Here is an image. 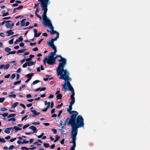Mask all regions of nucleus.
<instances>
[{
  "mask_svg": "<svg viewBox=\"0 0 150 150\" xmlns=\"http://www.w3.org/2000/svg\"><path fill=\"white\" fill-rule=\"evenodd\" d=\"M46 76L47 77L46 78H44L43 79V80H44L45 81H47L48 80V77H47V76Z\"/></svg>",
  "mask_w": 150,
  "mask_h": 150,
  "instance_id": "052dcab7",
  "label": "nucleus"
},
{
  "mask_svg": "<svg viewBox=\"0 0 150 150\" xmlns=\"http://www.w3.org/2000/svg\"><path fill=\"white\" fill-rule=\"evenodd\" d=\"M21 149L22 150H28L29 148L25 146H23L21 148Z\"/></svg>",
  "mask_w": 150,
  "mask_h": 150,
  "instance_id": "f704fd0d",
  "label": "nucleus"
},
{
  "mask_svg": "<svg viewBox=\"0 0 150 150\" xmlns=\"http://www.w3.org/2000/svg\"><path fill=\"white\" fill-rule=\"evenodd\" d=\"M34 37H37V35L38 33V31L37 30L35 29L34 30Z\"/></svg>",
  "mask_w": 150,
  "mask_h": 150,
  "instance_id": "bb28decb",
  "label": "nucleus"
},
{
  "mask_svg": "<svg viewBox=\"0 0 150 150\" xmlns=\"http://www.w3.org/2000/svg\"><path fill=\"white\" fill-rule=\"evenodd\" d=\"M28 65L27 62L25 63L22 66V67L23 68H25L27 67Z\"/></svg>",
  "mask_w": 150,
  "mask_h": 150,
  "instance_id": "a18cd8bd",
  "label": "nucleus"
},
{
  "mask_svg": "<svg viewBox=\"0 0 150 150\" xmlns=\"http://www.w3.org/2000/svg\"><path fill=\"white\" fill-rule=\"evenodd\" d=\"M18 5V4L16 3L13 4L12 5V6H17Z\"/></svg>",
  "mask_w": 150,
  "mask_h": 150,
  "instance_id": "5fc2aeb1",
  "label": "nucleus"
},
{
  "mask_svg": "<svg viewBox=\"0 0 150 150\" xmlns=\"http://www.w3.org/2000/svg\"><path fill=\"white\" fill-rule=\"evenodd\" d=\"M26 50V49H21V50H18L17 52V54L19 53H21L22 52H24Z\"/></svg>",
  "mask_w": 150,
  "mask_h": 150,
  "instance_id": "6ab92c4d",
  "label": "nucleus"
},
{
  "mask_svg": "<svg viewBox=\"0 0 150 150\" xmlns=\"http://www.w3.org/2000/svg\"><path fill=\"white\" fill-rule=\"evenodd\" d=\"M6 33L8 34L7 35V36H9L14 34V32H13L12 30H11L9 31L8 30L7 31Z\"/></svg>",
  "mask_w": 150,
  "mask_h": 150,
  "instance_id": "ddd939ff",
  "label": "nucleus"
},
{
  "mask_svg": "<svg viewBox=\"0 0 150 150\" xmlns=\"http://www.w3.org/2000/svg\"><path fill=\"white\" fill-rule=\"evenodd\" d=\"M21 82V81H16V82H15L14 83V84L15 85H17V84L20 83Z\"/></svg>",
  "mask_w": 150,
  "mask_h": 150,
  "instance_id": "37998d69",
  "label": "nucleus"
},
{
  "mask_svg": "<svg viewBox=\"0 0 150 150\" xmlns=\"http://www.w3.org/2000/svg\"><path fill=\"white\" fill-rule=\"evenodd\" d=\"M16 76V75L14 74H12L11 76V79H14Z\"/></svg>",
  "mask_w": 150,
  "mask_h": 150,
  "instance_id": "72a5a7b5",
  "label": "nucleus"
},
{
  "mask_svg": "<svg viewBox=\"0 0 150 150\" xmlns=\"http://www.w3.org/2000/svg\"><path fill=\"white\" fill-rule=\"evenodd\" d=\"M34 74L31 73V74H29L26 75V76L28 78V79H30L32 77L33 75Z\"/></svg>",
  "mask_w": 150,
  "mask_h": 150,
  "instance_id": "2eb2a0df",
  "label": "nucleus"
},
{
  "mask_svg": "<svg viewBox=\"0 0 150 150\" xmlns=\"http://www.w3.org/2000/svg\"><path fill=\"white\" fill-rule=\"evenodd\" d=\"M28 66H31L34 64L35 62H33L32 61H29L27 62Z\"/></svg>",
  "mask_w": 150,
  "mask_h": 150,
  "instance_id": "a211bd4d",
  "label": "nucleus"
},
{
  "mask_svg": "<svg viewBox=\"0 0 150 150\" xmlns=\"http://www.w3.org/2000/svg\"><path fill=\"white\" fill-rule=\"evenodd\" d=\"M10 64H7L6 65H5V67H4V69L6 70L9 67Z\"/></svg>",
  "mask_w": 150,
  "mask_h": 150,
  "instance_id": "cd10ccee",
  "label": "nucleus"
},
{
  "mask_svg": "<svg viewBox=\"0 0 150 150\" xmlns=\"http://www.w3.org/2000/svg\"><path fill=\"white\" fill-rule=\"evenodd\" d=\"M16 51H13L11 52H9V53L8 54H14L16 53Z\"/></svg>",
  "mask_w": 150,
  "mask_h": 150,
  "instance_id": "a19ab883",
  "label": "nucleus"
},
{
  "mask_svg": "<svg viewBox=\"0 0 150 150\" xmlns=\"http://www.w3.org/2000/svg\"><path fill=\"white\" fill-rule=\"evenodd\" d=\"M18 40L19 41H22L23 40V38L22 36H20Z\"/></svg>",
  "mask_w": 150,
  "mask_h": 150,
  "instance_id": "3c124183",
  "label": "nucleus"
},
{
  "mask_svg": "<svg viewBox=\"0 0 150 150\" xmlns=\"http://www.w3.org/2000/svg\"><path fill=\"white\" fill-rule=\"evenodd\" d=\"M62 110L60 111L59 112V113L58 114V116L59 117L60 116V115L62 113Z\"/></svg>",
  "mask_w": 150,
  "mask_h": 150,
  "instance_id": "e2e57ef3",
  "label": "nucleus"
},
{
  "mask_svg": "<svg viewBox=\"0 0 150 150\" xmlns=\"http://www.w3.org/2000/svg\"><path fill=\"white\" fill-rule=\"evenodd\" d=\"M50 4L49 0H44V10L43 11V13H47L48 10L47 7V6Z\"/></svg>",
  "mask_w": 150,
  "mask_h": 150,
  "instance_id": "423d86ee",
  "label": "nucleus"
},
{
  "mask_svg": "<svg viewBox=\"0 0 150 150\" xmlns=\"http://www.w3.org/2000/svg\"><path fill=\"white\" fill-rule=\"evenodd\" d=\"M58 57H60L61 59L59 60V66L57 68V75L60 76V74L58 75L57 72V70L58 69L62 68V70L63 71H62V74L64 73V71L65 70H67L68 72H69L67 69H64V67L65 66L66 64V60L64 58L62 57L60 55H52L49 54L48 55V58L46 57L44 59L43 62L45 65L46 62L47 61V63L49 65H53L55 64V60Z\"/></svg>",
  "mask_w": 150,
  "mask_h": 150,
  "instance_id": "7ed1b4c3",
  "label": "nucleus"
},
{
  "mask_svg": "<svg viewBox=\"0 0 150 150\" xmlns=\"http://www.w3.org/2000/svg\"><path fill=\"white\" fill-rule=\"evenodd\" d=\"M16 116V114H11L7 116V118H9L11 117H13Z\"/></svg>",
  "mask_w": 150,
  "mask_h": 150,
  "instance_id": "b1692460",
  "label": "nucleus"
},
{
  "mask_svg": "<svg viewBox=\"0 0 150 150\" xmlns=\"http://www.w3.org/2000/svg\"><path fill=\"white\" fill-rule=\"evenodd\" d=\"M1 110L2 111H5L7 110V109L4 108H1Z\"/></svg>",
  "mask_w": 150,
  "mask_h": 150,
  "instance_id": "c9c22d12",
  "label": "nucleus"
},
{
  "mask_svg": "<svg viewBox=\"0 0 150 150\" xmlns=\"http://www.w3.org/2000/svg\"><path fill=\"white\" fill-rule=\"evenodd\" d=\"M31 111L35 115H38L40 114V113L39 112H37L35 110H31Z\"/></svg>",
  "mask_w": 150,
  "mask_h": 150,
  "instance_id": "f8f14e48",
  "label": "nucleus"
},
{
  "mask_svg": "<svg viewBox=\"0 0 150 150\" xmlns=\"http://www.w3.org/2000/svg\"><path fill=\"white\" fill-rule=\"evenodd\" d=\"M14 148V146L13 145H11L8 148V149H12Z\"/></svg>",
  "mask_w": 150,
  "mask_h": 150,
  "instance_id": "c03bdc74",
  "label": "nucleus"
},
{
  "mask_svg": "<svg viewBox=\"0 0 150 150\" xmlns=\"http://www.w3.org/2000/svg\"><path fill=\"white\" fill-rule=\"evenodd\" d=\"M32 124H34V125H38L40 124V123L39 122H33L32 123Z\"/></svg>",
  "mask_w": 150,
  "mask_h": 150,
  "instance_id": "09e8293b",
  "label": "nucleus"
},
{
  "mask_svg": "<svg viewBox=\"0 0 150 150\" xmlns=\"http://www.w3.org/2000/svg\"><path fill=\"white\" fill-rule=\"evenodd\" d=\"M18 102H16L14 103L13 104H12V105L11 106V108H14L15 107H16L18 104Z\"/></svg>",
  "mask_w": 150,
  "mask_h": 150,
  "instance_id": "4be33fe9",
  "label": "nucleus"
},
{
  "mask_svg": "<svg viewBox=\"0 0 150 150\" xmlns=\"http://www.w3.org/2000/svg\"><path fill=\"white\" fill-rule=\"evenodd\" d=\"M0 142L4 143L5 142V139L3 138H0Z\"/></svg>",
  "mask_w": 150,
  "mask_h": 150,
  "instance_id": "2f4dec72",
  "label": "nucleus"
},
{
  "mask_svg": "<svg viewBox=\"0 0 150 150\" xmlns=\"http://www.w3.org/2000/svg\"><path fill=\"white\" fill-rule=\"evenodd\" d=\"M9 96L10 97H12L13 98H15L16 96L15 94H13V95H9Z\"/></svg>",
  "mask_w": 150,
  "mask_h": 150,
  "instance_id": "49530a36",
  "label": "nucleus"
},
{
  "mask_svg": "<svg viewBox=\"0 0 150 150\" xmlns=\"http://www.w3.org/2000/svg\"><path fill=\"white\" fill-rule=\"evenodd\" d=\"M59 38V34L58 33H57V36L56 37L54 38L53 39H52L51 40H49L48 42H51L52 43H54V41L57 40V39Z\"/></svg>",
  "mask_w": 150,
  "mask_h": 150,
  "instance_id": "6e6552de",
  "label": "nucleus"
},
{
  "mask_svg": "<svg viewBox=\"0 0 150 150\" xmlns=\"http://www.w3.org/2000/svg\"><path fill=\"white\" fill-rule=\"evenodd\" d=\"M30 125L29 124H27L24 125L23 127V129H25L29 126Z\"/></svg>",
  "mask_w": 150,
  "mask_h": 150,
  "instance_id": "79ce46f5",
  "label": "nucleus"
},
{
  "mask_svg": "<svg viewBox=\"0 0 150 150\" xmlns=\"http://www.w3.org/2000/svg\"><path fill=\"white\" fill-rule=\"evenodd\" d=\"M47 13H43L42 15V17L44 21L43 24L45 27H48L50 29V33L52 34H54L55 33H58L56 31H54L53 30V27L52 25L51 22L50 20L48 18L46 15Z\"/></svg>",
  "mask_w": 150,
  "mask_h": 150,
  "instance_id": "20e7f679",
  "label": "nucleus"
},
{
  "mask_svg": "<svg viewBox=\"0 0 150 150\" xmlns=\"http://www.w3.org/2000/svg\"><path fill=\"white\" fill-rule=\"evenodd\" d=\"M13 128L14 129L15 132H16L17 131L20 130L21 129V128L16 126H14Z\"/></svg>",
  "mask_w": 150,
  "mask_h": 150,
  "instance_id": "f3484780",
  "label": "nucleus"
},
{
  "mask_svg": "<svg viewBox=\"0 0 150 150\" xmlns=\"http://www.w3.org/2000/svg\"><path fill=\"white\" fill-rule=\"evenodd\" d=\"M29 128L33 131V132L32 133H33L35 132H37V128L35 127L34 126H30L29 127Z\"/></svg>",
  "mask_w": 150,
  "mask_h": 150,
  "instance_id": "9d476101",
  "label": "nucleus"
},
{
  "mask_svg": "<svg viewBox=\"0 0 150 150\" xmlns=\"http://www.w3.org/2000/svg\"><path fill=\"white\" fill-rule=\"evenodd\" d=\"M10 76V74H8L7 75H6L5 76V78H8Z\"/></svg>",
  "mask_w": 150,
  "mask_h": 150,
  "instance_id": "0e129e2a",
  "label": "nucleus"
},
{
  "mask_svg": "<svg viewBox=\"0 0 150 150\" xmlns=\"http://www.w3.org/2000/svg\"><path fill=\"white\" fill-rule=\"evenodd\" d=\"M26 97L27 98H30L32 97V96L30 94L27 95L26 96Z\"/></svg>",
  "mask_w": 150,
  "mask_h": 150,
  "instance_id": "8fccbe9b",
  "label": "nucleus"
},
{
  "mask_svg": "<svg viewBox=\"0 0 150 150\" xmlns=\"http://www.w3.org/2000/svg\"><path fill=\"white\" fill-rule=\"evenodd\" d=\"M31 60V59L30 58H27L26 59H25V61L27 62H29Z\"/></svg>",
  "mask_w": 150,
  "mask_h": 150,
  "instance_id": "774afa93",
  "label": "nucleus"
},
{
  "mask_svg": "<svg viewBox=\"0 0 150 150\" xmlns=\"http://www.w3.org/2000/svg\"><path fill=\"white\" fill-rule=\"evenodd\" d=\"M44 146L45 147H48L49 146V145L47 143H45L44 144Z\"/></svg>",
  "mask_w": 150,
  "mask_h": 150,
  "instance_id": "58836bf2",
  "label": "nucleus"
},
{
  "mask_svg": "<svg viewBox=\"0 0 150 150\" xmlns=\"http://www.w3.org/2000/svg\"><path fill=\"white\" fill-rule=\"evenodd\" d=\"M76 139L71 138V140L70 142V143H72L73 146L70 148V150H75L76 146Z\"/></svg>",
  "mask_w": 150,
  "mask_h": 150,
  "instance_id": "0eeeda50",
  "label": "nucleus"
},
{
  "mask_svg": "<svg viewBox=\"0 0 150 150\" xmlns=\"http://www.w3.org/2000/svg\"><path fill=\"white\" fill-rule=\"evenodd\" d=\"M23 8V6H20L18 7L15 8L16 10H21Z\"/></svg>",
  "mask_w": 150,
  "mask_h": 150,
  "instance_id": "7c9ffc66",
  "label": "nucleus"
},
{
  "mask_svg": "<svg viewBox=\"0 0 150 150\" xmlns=\"http://www.w3.org/2000/svg\"><path fill=\"white\" fill-rule=\"evenodd\" d=\"M59 68L57 70V72L58 75L60 74V76L59 77V79H63L65 80V82L64 84L62 85L63 88L65 91L68 90L71 92V94L70 96L71 102L69 103V104L73 105L75 102V99L74 97L75 95L74 88L71 85L69 81H71V79L70 78L69 76V73L67 70L64 71V73L62 74V69Z\"/></svg>",
  "mask_w": 150,
  "mask_h": 150,
  "instance_id": "f03ea898",
  "label": "nucleus"
},
{
  "mask_svg": "<svg viewBox=\"0 0 150 150\" xmlns=\"http://www.w3.org/2000/svg\"><path fill=\"white\" fill-rule=\"evenodd\" d=\"M35 14L36 15V16L40 19V20L41 19V17L38 14H37V12H35Z\"/></svg>",
  "mask_w": 150,
  "mask_h": 150,
  "instance_id": "ea45409f",
  "label": "nucleus"
},
{
  "mask_svg": "<svg viewBox=\"0 0 150 150\" xmlns=\"http://www.w3.org/2000/svg\"><path fill=\"white\" fill-rule=\"evenodd\" d=\"M69 114L71 115V118H69V120L68 123L70 124L71 127V138L76 139L78 128L83 127V120L81 115H78L76 119V117L78 115V113L76 111H72Z\"/></svg>",
  "mask_w": 150,
  "mask_h": 150,
  "instance_id": "f257e3e1",
  "label": "nucleus"
},
{
  "mask_svg": "<svg viewBox=\"0 0 150 150\" xmlns=\"http://www.w3.org/2000/svg\"><path fill=\"white\" fill-rule=\"evenodd\" d=\"M39 142L41 143H42V142L40 140H38V141L37 142H36L34 144H36L37 145H41V144H39Z\"/></svg>",
  "mask_w": 150,
  "mask_h": 150,
  "instance_id": "393cba45",
  "label": "nucleus"
},
{
  "mask_svg": "<svg viewBox=\"0 0 150 150\" xmlns=\"http://www.w3.org/2000/svg\"><path fill=\"white\" fill-rule=\"evenodd\" d=\"M9 15V12H6V13H5L4 14H3L2 15L3 16H7Z\"/></svg>",
  "mask_w": 150,
  "mask_h": 150,
  "instance_id": "de8ad7c7",
  "label": "nucleus"
},
{
  "mask_svg": "<svg viewBox=\"0 0 150 150\" xmlns=\"http://www.w3.org/2000/svg\"><path fill=\"white\" fill-rule=\"evenodd\" d=\"M8 114L7 112H4L3 113H0V115H2L3 117H6L8 116Z\"/></svg>",
  "mask_w": 150,
  "mask_h": 150,
  "instance_id": "aec40b11",
  "label": "nucleus"
},
{
  "mask_svg": "<svg viewBox=\"0 0 150 150\" xmlns=\"http://www.w3.org/2000/svg\"><path fill=\"white\" fill-rule=\"evenodd\" d=\"M69 118L66 119V120H65V123L63 125V126H65L67 125H68V124L70 125V124L68 123V122H69Z\"/></svg>",
  "mask_w": 150,
  "mask_h": 150,
  "instance_id": "5701e85b",
  "label": "nucleus"
},
{
  "mask_svg": "<svg viewBox=\"0 0 150 150\" xmlns=\"http://www.w3.org/2000/svg\"><path fill=\"white\" fill-rule=\"evenodd\" d=\"M72 105H72L69 104V107L67 109V111L69 113H71L72 112V111H71V110L72 108Z\"/></svg>",
  "mask_w": 150,
  "mask_h": 150,
  "instance_id": "9b49d317",
  "label": "nucleus"
},
{
  "mask_svg": "<svg viewBox=\"0 0 150 150\" xmlns=\"http://www.w3.org/2000/svg\"><path fill=\"white\" fill-rule=\"evenodd\" d=\"M5 67V65L4 64H2L0 66V69H2L3 68L4 69V67Z\"/></svg>",
  "mask_w": 150,
  "mask_h": 150,
  "instance_id": "13d9d810",
  "label": "nucleus"
},
{
  "mask_svg": "<svg viewBox=\"0 0 150 150\" xmlns=\"http://www.w3.org/2000/svg\"><path fill=\"white\" fill-rule=\"evenodd\" d=\"M28 117V115H25L21 119V121H23L24 119H25V120H26V119Z\"/></svg>",
  "mask_w": 150,
  "mask_h": 150,
  "instance_id": "473e14b6",
  "label": "nucleus"
},
{
  "mask_svg": "<svg viewBox=\"0 0 150 150\" xmlns=\"http://www.w3.org/2000/svg\"><path fill=\"white\" fill-rule=\"evenodd\" d=\"M25 19H23L21 21V26L23 27L25 25Z\"/></svg>",
  "mask_w": 150,
  "mask_h": 150,
  "instance_id": "dca6fc26",
  "label": "nucleus"
},
{
  "mask_svg": "<svg viewBox=\"0 0 150 150\" xmlns=\"http://www.w3.org/2000/svg\"><path fill=\"white\" fill-rule=\"evenodd\" d=\"M36 43V42L34 43L30 42V45L31 46H33L35 45Z\"/></svg>",
  "mask_w": 150,
  "mask_h": 150,
  "instance_id": "6e6d98bb",
  "label": "nucleus"
},
{
  "mask_svg": "<svg viewBox=\"0 0 150 150\" xmlns=\"http://www.w3.org/2000/svg\"><path fill=\"white\" fill-rule=\"evenodd\" d=\"M5 50L6 52H9L11 50V49L8 47H6L5 49Z\"/></svg>",
  "mask_w": 150,
  "mask_h": 150,
  "instance_id": "c756f323",
  "label": "nucleus"
},
{
  "mask_svg": "<svg viewBox=\"0 0 150 150\" xmlns=\"http://www.w3.org/2000/svg\"><path fill=\"white\" fill-rule=\"evenodd\" d=\"M13 39H12L9 41V43L10 44H12L13 43Z\"/></svg>",
  "mask_w": 150,
  "mask_h": 150,
  "instance_id": "864d4df0",
  "label": "nucleus"
},
{
  "mask_svg": "<svg viewBox=\"0 0 150 150\" xmlns=\"http://www.w3.org/2000/svg\"><path fill=\"white\" fill-rule=\"evenodd\" d=\"M40 82V81L39 80H36L34 82H33V85H35V84H36V83H37L38 82Z\"/></svg>",
  "mask_w": 150,
  "mask_h": 150,
  "instance_id": "e433bc0d",
  "label": "nucleus"
},
{
  "mask_svg": "<svg viewBox=\"0 0 150 150\" xmlns=\"http://www.w3.org/2000/svg\"><path fill=\"white\" fill-rule=\"evenodd\" d=\"M5 98H0V103H2L4 100Z\"/></svg>",
  "mask_w": 150,
  "mask_h": 150,
  "instance_id": "4c0bfd02",
  "label": "nucleus"
},
{
  "mask_svg": "<svg viewBox=\"0 0 150 150\" xmlns=\"http://www.w3.org/2000/svg\"><path fill=\"white\" fill-rule=\"evenodd\" d=\"M6 23L5 25V26L7 28H9L11 26H13L14 24L13 23L12 24V25H11V24L10 23Z\"/></svg>",
  "mask_w": 150,
  "mask_h": 150,
  "instance_id": "4468645a",
  "label": "nucleus"
},
{
  "mask_svg": "<svg viewBox=\"0 0 150 150\" xmlns=\"http://www.w3.org/2000/svg\"><path fill=\"white\" fill-rule=\"evenodd\" d=\"M38 1L41 2V7L42 8V10L43 11V10H44V0H38Z\"/></svg>",
  "mask_w": 150,
  "mask_h": 150,
  "instance_id": "1a4fd4ad",
  "label": "nucleus"
},
{
  "mask_svg": "<svg viewBox=\"0 0 150 150\" xmlns=\"http://www.w3.org/2000/svg\"><path fill=\"white\" fill-rule=\"evenodd\" d=\"M55 137L56 139L54 141V142H55L57 141L60 138V137L58 135H56Z\"/></svg>",
  "mask_w": 150,
  "mask_h": 150,
  "instance_id": "c85d7f7f",
  "label": "nucleus"
},
{
  "mask_svg": "<svg viewBox=\"0 0 150 150\" xmlns=\"http://www.w3.org/2000/svg\"><path fill=\"white\" fill-rule=\"evenodd\" d=\"M52 132H53L54 134H56L57 133V130L55 129H53Z\"/></svg>",
  "mask_w": 150,
  "mask_h": 150,
  "instance_id": "680f3d73",
  "label": "nucleus"
},
{
  "mask_svg": "<svg viewBox=\"0 0 150 150\" xmlns=\"http://www.w3.org/2000/svg\"><path fill=\"white\" fill-rule=\"evenodd\" d=\"M32 105V104L31 103H29V104H27L26 105V106L28 107H30Z\"/></svg>",
  "mask_w": 150,
  "mask_h": 150,
  "instance_id": "4d7b16f0",
  "label": "nucleus"
},
{
  "mask_svg": "<svg viewBox=\"0 0 150 150\" xmlns=\"http://www.w3.org/2000/svg\"><path fill=\"white\" fill-rule=\"evenodd\" d=\"M62 105V103L61 104H60V105H57V106L56 107V108H59V107L61 106Z\"/></svg>",
  "mask_w": 150,
  "mask_h": 150,
  "instance_id": "bf43d9fd",
  "label": "nucleus"
},
{
  "mask_svg": "<svg viewBox=\"0 0 150 150\" xmlns=\"http://www.w3.org/2000/svg\"><path fill=\"white\" fill-rule=\"evenodd\" d=\"M16 139V138H14L13 139H11L10 141V142H13Z\"/></svg>",
  "mask_w": 150,
  "mask_h": 150,
  "instance_id": "603ef678",
  "label": "nucleus"
},
{
  "mask_svg": "<svg viewBox=\"0 0 150 150\" xmlns=\"http://www.w3.org/2000/svg\"><path fill=\"white\" fill-rule=\"evenodd\" d=\"M38 50V49L37 47H35L33 49V50L34 51H37Z\"/></svg>",
  "mask_w": 150,
  "mask_h": 150,
  "instance_id": "69168bd1",
  "label": "nucleus"
},
{
  "mask_svg": "<svg viewBox=\"0 0 150 150\" xmlns=\"http://www.w3.org/2000/svg\"><path fill=\"white\" fill-rule=\"evenodd\" d=\"M10 129L9 128H7L6 129L4 130V132L5 133L7 134H9L10 133Z\"/></svg>",
  "mask_w": 150,
  "mask_h": 150,
  "instance_id": "412c9836",
  "label": "nucleus"
},
{
  "mask_svg": "<svg viewBox=\"0 0 150 150\" xmlns=\"http://www.w3.org/2000/svg\"><path fill=\"white\" fill-rule=\"evenodd\" d=\"M56 97L57 98V100L59 99H61L62 98V95L60 94H59L57 95Z\"/></svg>",
  "mask_w": 150,
  "mask_h": 150,
  "instance_id": "a878e982",
  "label": "nucleus"
},
{
  "mask_svg": "<svg viewBox=\"0 0 150 150\" xmlns=\"http://www.w3.org/2000/svg\"><path fill=\"white\" fill-rule=\"evenodd\" d=\"M55 146L54 144H52L50 146V148L52 149H53L54 147Z\"/></svg>",
  "mask_w": 150,
  "mask_h": 150,
  "instance_id": "338daca9",
  "label": "nucleus"
},
{
  "mask_svg": "<svg viewBox=\"0 0 150 150\" xmlns=\"http://www.w3.org/2000/svg\"><path fill=\"white\" fill-rule=\"evenodd\" d=\"M47 44L50 46L54 50L53 52H52L50 54V55H56L55 54L57 52V49L56 47L54 45V43H52L51 42H48Z\"/></svg>",
  "mask_w": 150,
  "mask_h": 150,
  "instance_id": "39448f33",
  "label": "nucleus"
}]
</instances>
